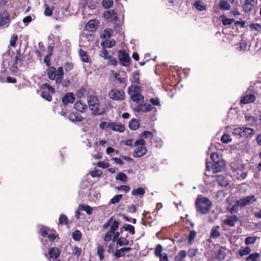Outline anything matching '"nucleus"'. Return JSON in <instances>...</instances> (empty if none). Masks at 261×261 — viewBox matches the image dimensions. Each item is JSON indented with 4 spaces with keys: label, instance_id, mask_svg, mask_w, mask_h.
<instances>
[{
    "label": "nucleus",
    "instance_id": "obj_37",
    "mask_svg": "<svg viewBox=\"0 0 261 261\" xmlns=\"http://www.w3.org/2000/svg\"><path fill=\"white\" fill-rule=\"evenodd\" d=\"M162 246L161 244H158L155 249L154 254L155 256L160 257V261H163V256L162 255Z\"/></svg>",
    "mask_w": 261,
    "mask_h": 261
},
{
    "label": "nucleus",
    "instance_id": "obj_59",
    "mask_svg": "<svg viewBox=\"0 0 261 261\" xmlns=\"http://www.w3.org/2000/svg\"><path fill=\"white\" fill-rule=\"evenodd\" d=\"M17 40L18 35L16 34H13L11 37L10 41V45L13 47H15Z\"/></svg>",
    "mask_w": 261,
    "mask_h": 261
},
{
    "label": "nucleus",
    "instance_id": "obj_30",
    "mask_svg": "<svg viewBox=\"0 0 261 261\" xmlns=\"http://www.w3.org/2000/svg\"><path fill=\"white\" fill-rule=\"evenodd\" d=\"M219 18L225 26L229 25L235 21L233 18H227L224 15H220Z\"/></svg>",
    "mask_w": 261,
    "mask_h": 261
},
{
    "label": "nucleus",
    "instance_id": "obj_12",
    "mask_svg": "<svg viewBox=\"0 0 261 261\" xmlns=\"http://www.w3.org/2000/svg\"><path fill=\"white\" fill-rule=\"evenodd\" d=\"M256 200L254 195L246 196L237 200L240 207L245 206L249 204L255 202Z\"/></svg>",
    "mask_w": 261,
    "mask_h": 261
},
{
    "label": "nucleus",
    "instance_id": "obj_43",
    "mask_svg": "<svg viewBox=\"0 0 261 261\" xmlns=\"http://www.w3.org/2000/svg\"><path fill=\"white\" fill-rule=\"evenodd\" d=\"M196 232L195 230L190 231L188 237V244L189 245L192 244L196 236Z\"/></svg>",
    "mask_w": 261,
    "mask_h": 261
},
{
    "label": "nucleus",
    "instance_id": "obj_58",
    "mask_svg": "<svg viewBox=\"0 0 261 261\" xmlns=\"http://www.w3.org/2000/svg\"><path fill=\"white\" fill-rule=\"evenodd\" d=\"M82 253V249L77 247V246H74L72 248V254L76 256L77 257H79L80 256H81Z\"/></svg>",
    "mask_w": 261,
    "mask_h": 261
},
{
    "label": "nucleus",
    "instance_id": "obj_44",
    "mask_svg": "<svg viewBox=\"0 0 261 261\" xmlns=\"http://www.w3.org/2000/svg\"><path fill=\"white\" fill-rule=\"evenodd\" d=\"M69 224L68 218L67 217L64 215L61 214L60 216L59 219V224L61 225H63V224L65 225H68Z\"/></svg>",
    "mask_w": 261,
    "mask_h": 261
},
{
    "label": "nucleus",
    "instance_id": "obj_62",
    "mask_svg": "<svg viewBox=\"0 0 261 261\" xmlns=\"http://www.w3.org/2000/svg\"><path fill=\"white\" fill-rule=\"evenodd\" d=\"M197 249H195V248H190L188 251V252L187 253V254H188V255L192 258L194 256H195L196 254L197 253Z\"/></svg>",
    "mask_w": 261,
    "mask_h": 261
},
{
    "label": "nucleus",
    "instance_id": "obj_21",
    "mask_svg": "<svg viewBox=\"0 0 261 261\" xmlns=\"http://www.w3.org/2000/svg\"><path fill=\"white\" fill-rule=\"evenodd\" d=\"M256 99V97L253 94H247L244 96L240 100L242 104H247L253 102Z\"/></svg>",
    "mask_w": 261,
    "mask_h": 261
},
{
    "label": "nucleus",
    "instance_id": "obj_16",
    "mask_svg": "<svg viewBox=\"0 0 261 261\" xmlns=\"http://www.w3.org/2000/svg\"><path fill=\"white\" fill-rule=\"evenodd\" d=\"M90 110L95 115H102L105 113V109L100 104L99 101L97 102L94 105V107H92Z\"/></svg>",
    "mask_w": 261,
    "mask_h": 261
},
{
    "label": "nucleus",
    "instance_id": "obj_27",
    "mask_svg": "<svg viewBox=\"0 0 261 261\" xmlns=\"http://www.w3.org/2000/svg\"><path fill=\"white\" fill-rule=\"evenodd\" d=\"M224 248L221 246L220 249L215 253V258L218 260H223L225 257Z\"/></svg>",
    "mask_w": 261,
    "mask_h": 261
},
{
    "label": "nucleus",
    "instance_id": "obj_1",
    "mask_svg": "<svg viewBox=\"0 0 261 261\" xmlns=\"http://www.w3.org/2000/svg\"><path fill=\"white\" fill-rule=\"evenodd\" d=\"M195 206L198 213L205 215L210 211L212 202L205 197L198 196L195 201Z\"/></svg>",
    "mask_w": 261,
    "mask_h": 261
},
{
    "label": "nucleus",
    "instance_id": "obj_8",
    "mask_svg": "<svg viewBox=\"0 0 261 261\" xmlns=\"http://www.w3.org/2000/svg\"><path fill=\"white\" fill-rule=\"evenodd\" d=\"M173 69H174V71H172V69L171 68L170 70L172 71V74L170 73V71H169V75L168 77H167V79H164V83L165 84L170 83V91H172V90H175L174 86L177 84L178 83L177 82V78L176 77V75L177 74V72L176 70L175 69V67H173Z\"/></svg>",
    "mask_w": 261,
    "mask_h": 261
},
{
    "label": "nucleus",
    "instance_id": "obj_2",
    "mask_svg": "<svg viewBox=\"0 0 261 261\" xmlns=\"http://www.w3.org/2000/svg\"><path fill=\"white\" fill-rule=\"evenodd\" d=\"M48 78L52 81L56 80V83H61L64 75L63 69L62 67H58V69L53 66L49 67L45 72Z\"/></svg>",
    "mask_w": 261,
    "mask_h": 261
},
{
    "label": "nucleus",
    "instance_id": "obj_18",
    "mask_svg": "<svg viewBox=\"0 0 261 261\" xmlns=\"http://www.w3.org/2000/svg\"><path fill=\"white\" fill-rule=\"evenodd\" d=\"M74 100L75 97L72 93H66L62 98V102L64 105L72 103L74 102Z\"/></svg>",
    "mask_w": 261,
    "mask_h": 261
},
{
    "label": "nucleus",
    "instance_id": "obj_46",
    "mask_svg": "<svg viewBox=\"0 0 261 261\" xmlns=\"http://www.w3.org/2000/svg\"><path fill=\"white\" fill-rule=\"evenodd\" d=\"M86 107V105L83 104L81 101H76L74 105V108L79 112H83Z\"/></svg>",
    "mask_w": 261,
    "mask_h": 261
},
{
    "label": "nucleus",
    "instance_id": "obj_48",
    "mask_svg": "<svg viewBox=\"0 0 261 261\" xmlns=\"http://www.w3.org/2000/svg\"><path fill=\"white\" fill-rule=\"evenodd\" d=\"M72 237L74 241H79L81 239L82 233L79 230H75L72 232Z\"/></svg>",
    "mask_w": 261,
    "mask_h": 261
},
{
    "label": "nucleus",
    "instance_id": "obj_53",
    "mask_svg": "<svg viewBox=\"0 0 261 261\" xmlns=\"http://www.w3.org/2000/svg\"><path fill=\"white\" fill-rule=\"evenodd\" d=\"M123 195L122 194L116 195L114 196L110 201L111 204H115L119 202L122 198Z\"/></svg>",
    "mask_w": 261,
    "mask_h": 261
},
{
    "label": "nucleus",
    "instance_id": "obj_56",
    "mask_svg": "<svg viewBox=\"0 0 261 261\" xmlns=\"http://www.w3.org/2000/svg\"><path fill=\"white\" fill-rule=\"evenodd\" d=\"M230 136L227 134H224L221 137V141L222 143L226 144L231 141Z\"/></svg>",
    "mask_w": 261,
    "mask_h": 261
},
{
    "label": "nucleus",
    "instance_id": "obj_41",
    "mask_svg": "<svg viewBox=\"0 0 261 261\" xmlns=\"http://www.w3.org/2000/svg\"><path fill=\"white\" fill-rule=\"evenodd\" d=\"M79 55L80 56L81 60L85 63H88L89 61L87 53L86 51L81 49L79 51Z\"/></svg>",
    "mask_w": 261,
    "mask_h": 261
},
{
    "label": "nucleus",
    "instance_id": "obj_10",
    "mask_svg": "<svg viewBox=\"0 0 261 261\" xmlns=\"http://www.w3.org/2000/svg\"><path fill=\"white\" fill-rule=\"evenodd\" d=\"M119 225V222L117 221L114 220L110 227V230L107 232L105 236L104 240L105 242H109L112 240L113 234L115 232V231L117 229Z\"/></svg>",
    "mask_w": 261,
    "mask_h": 261
},
{
    "label": "nucleus",
    "instance_id": "obj_50",
    "mask_svg": "<svg viewBox=\"0 0 261 261\" xmlns=\"http://www.w3.org/2000/svg\"><path fill=\"white\" fill-rule=\"evenodd\" d=\"M251 250L250 247L247 246L243 249H240L239 250V254L241 256H243L249 254Z\"/></svg>",
    "mask_w": 261,
    "mask_h": 261
},
{
    "label": "nucleus",
    "instance_id": "obj_32",
    "mask_svg": "<svg viewBox=\"0 0 261 261\" xmlns=\"http://www.w3.org/2000/svg\"><path fill=\"white\" fill-rule=\"evenodd\" d=\"M243 137H248L250 136H252L255 133V130L250 127H243Z\"/></svg>",
    "mask_w": 261,
    "mask_h": 261
},
{
    "label": "nucleus",
    "instance_id": "obj_24",
    "mask_svg": "<svg viewBox=\"0 0 261 261\" xmlns=\"http://www.w3.org/2000/svg\"><path fill=\"white\" fill-rule=\"evenodd\" d=\"M115 44L116 41L114 39L110 40L106 39L105 40L101 41L100 43V45L103 47V48H105L106 47L111 48L114 46Z\"/></svg>",
    "mask_w": 261,
    "mask_h": 261
},
{
    "label": "nucleus",
    "instance_id": "obj_33",
    "mask_svg": "<svg viewBox=\"0 0 261 261\" xmlns=\"http://www.w3.org/2000/svg\"><path fill=\"white\" fill-rule=\"evenodd\" d=\"M187 256V252L184 250H180L174 257V261H183Z\"/></svg>",
    "mask_w": 261,
    "mask_h": 261
},
{
    "label": "nucleus",
    "instance_id": "obj_60",
    "mask_svg": "<svg viewBox=\"0 0 261 261\" xmlns=\"http://www.w3.org/2000/svg\"><path fill=\"white\" fill-rule=\"evenodd\" d=\"M251 30H255L257 32H261V24L258 23H253L249 25Z\"/></svg>",
    "mask_w": 261,
    "mask_h": 261
},
{
    "label": "nucleus",
    "instance_id": "obj_28",
    "mask_svg": "<svg viewBox=\"0 0 261 261\" xmlns=\"http://www.w3.org/2000/svg\"><path fill=\"white\" fill-rule=\"evenodd\" d=\"M194 7L199 11H203L205 10L207 8V6L204 4L202 1L198 0L194 3Z\"/></svg>",
    "mask_w": 261,
    "mask_h": 261
},
{
    "label": "nucleus",
    "instance_id": "obj_45",
    "mask_svg": "<svg viewBox=\"0 0 261 261\" xmlns=\"http://www.w3.org/2000/svg\"><path fill=\"white\" fill-rule=\"evenodd\" d=\"M113 124V122L111 121H102L99 124V127L101 129H108L110 128L111 129V126Z\"/></svg>",
    "mask_w": 261,
    "mask_h": 261
},
{
    "label": "nucleus",
    "instance_id": "obj_22",
    "mask_svg": "<svg viewBox=\"0 0 261 261\" xmlns=\"http://www.w3.org/2000/svg\"><path fill=\"white\" fill-rule=\"evenodd\" d=\"M70 120L72 122H81L84 120V118L79 112L71 113L69 116Z\"/></svg>",
    "mask_w": 261,
    "mask_h": 261
},
{
    "label": "nucleus",
    "instance_id": "obj_54",
    "mask_svg": "<svg viewBox=\"0 0 261 261\" xmlns=\"http://www.w3.org/2000/svg\"><path fill=\"white\" fill-rule=\"evenodd\" d=\"M243 127H236L232 132V134L235 136H238L240 137H243Z\"/></svg>",
    "mask_w": 261,
    "mask_h": 261
},
{
    "label": "nucleus",
    "instance_id": "obj_19",
    "mask_svg": "<svg viewBox=\"0 0 261 261\" xmlns=\"http://www.w3.org/2000/svg\"><path fill=\"white\" fill-rule=\"evenodd\" d=\"M125 129V125L121 123H116L113 122L111 126V130L119 133H123Z\"/></svg>",
    "mask_w": 261,
    "mask_h": 261
},
{
    "label": "nucleus",
    "instance_id": "obj_11",
    "mask_svg": "<svg viewBox=\"0 0 261 261\" xmlns=\"http://www.w3.org/2000/svg\"><path fill=\"white\" fill-rule=\"evenodd\" d=\"M105 18L111 22L117 21L118 19V14L114 10H110L103 13Z\"/></svg>",
    "mask_w": 261,
    "mask_h": 261
},
{
    "label": "nucleus",
    "instance_id": "obj_42",
    "mask_svg": "<svg viewBox=\"0 0 261 261\" xmlns=\"http://www.w3.org/2000/svg\"><path fill=\"white\" fill-rule=\"evenodd\" d=\"M99 56L105 60H108L111 58V55L108 50L106 48H102L99 52Z\"/></svg>",
    "mask_w": 261,
    "mask_h": 261
},
{
    "label": "nucleus",
    "instance_id": "obj_14",
    "mask_svg": "<svg viewBox=\"0 0 261 261\" xmlns=\"http://www.w3.org/2000/svg\"><path fill=\"white\" fill-rule=\"evenodd\" d=\"M61 254V251L60 250L57 248V247H51L48 250V256L49 260L52 259H57L60 255Z\"/></svg>",
    "mask_w": 261,
    "mask_h": 261
},
{
    "label": "nucleus",
    "instance_id": "obj_61",
    "mask_svg": "<svg viewBox=\"0 0 261 261\" xmlns=\"http://www.w3.org/2000/svg\"><path fill=\"white\" fill-rule=\"evenodd\" d=\"M81 210L85 211L88 215L91 214L93 211V208L91 206L84 205L81 206Z\"/></svg>",
    "mask_w": 261,
    "mask_h": 261
},
{
    "label": "nucleus",
    "instance_id": "obj_52",
    "mask_svg": "<svg viewBox=\"0 0 261 261\" xmlns=\"http://www.w3.org/2000/svg\"><path fill=\"white\" fill-rule=\"evenodd\" d=\"M115 79L121 84H125L126 85L127 82V77H121L120 74L118 73H115Z\"/></svg>",
    "mask_w": 261,
    "mask_h": 261
},
{
    "label": "nucleus",
    "instance_id": "obj_31",
    "mask_svg": "<svg viewBox=\"0 0 261 261\" xmlns=\"http://www.w3.org/2000/svg\"><path fill=\"white\" fill-rule=\"evenodd\" d=\"M105 251L103 246L99 245L97 246L96 254L98 256L100 261H102L105 259Z\"/></svg>",
    "mask_w": 261,
    "mask_h": 261
},
{
    "label": "nucleus",
    "instance_id": "obj_4",
    "mask_svg": "<svg viewBox=\"0 0 261 261\" xmlns=\"http://www.w3.org/2000/svg\"><path fill=\"white\" fill-rule=\"evenodd\" d=\"M40 89L41 91L42 97L49 102L51 101L52 97L50 94L55 93V89L50 84L47 83L42 84Z\"/></svg>",
    "mask_w": 261,
    "mask_h": 261
},
{
    "label": "nucleus",
    "instance_id": "obj_38",
    "mask_svg": "<svg viewBox=\"0 0 261 261\" xmlns=\"http://www.w3.org/2000/svg\"><path fill=\"white\" fill-rule=\"evenodd\" d=\"M216 180L218 184L222 187H225L228 185L227 180L222 175H217Z\"/></svg>",
    "mask_w": 261,
    "mask_h": 261
},
{
    "label": "nucleus",
    "instance_id": "obj_25",
    "mask_svg": "<svg viewBox=\"0 0 261 261\" xmlns=\"http://www.w3.org/2000/svg\"><path fill=\"white\" fill-rule=\"evenodd\" d=\"M129 128L130 130H137L140 127V122L139 121L135 118H133L128 124Z\"/></svg>",
    "mask_w": 261,
    "mask_h": 261
},
{
    "label": "nucleus",
    "instance_id": "obj_63",
    "mask_svg": "<svg viewBox=\"0 0 261 261\" xmlns=\"http://www.w3.org/2000/svg\"><path fill=\"white\" fill-rule=\"evenodd\" d=\"M256 240V238L253 237H248L245 239V243L246 245L254 244Z\"/></svg>",
    "mask_w": 261,
    "mask_h": 261
},
{
    "label": "nucleus",
    "instance_id": "obj_55",
    "mask_svg": "<svg viewBox=\"0 0 261 261\" xmlns=\"http://www.w3.org/2000/svg\"><path fill=\"white\" fill-rule=\"evenodd\" d=\"M131 82L136 84L140 83L139 73L138 71H136L133 73V77L131 80Z\"/></svg>",
    "mask_w": 261,
    "mask_h": 261
},
{
    "label": "nucleus",
    "instance_id": "obj_6",
    "mask_svg": "<svg viewBox=\"0 0 261 261\" xmlns=\"http://www.w3.org/2000/svg\"><path fill=\"white\" fill-rule=\"evenodd\" d=\"M39 234L43 237L47 238L51 242H55L58 234L56 232L46 226H42L39 230Z\"/></svg>",
    "mask_w": 261,
    "mask_h": 261
},
{
    "label": "nucleus",
    "instance_id": "obj_5",
    "mask_svg": "<svg viewBox=\"0 0 261 261\" xmlns=\"http://www.w3.org/2000/svg\"><path fill=\"white\" fill-rule=\"evenodd\" d=\"M225 166V164L224 161L220 159L214 163L211 162H206V170L210 171L212 169L214 173H216L221 172L224 168Z\"/></svg>",
    "mask_w": 261,
    "mask_h": 261
},
{
    "label": "nucleus",
    "instance_id": "obj_17",
    "mask_svg": "<svg viewBox=\"0 0 261 261\" xmlns=\"http://www.w3.org/2000/svg\"><path fill=\"white\" fill-rule=\"evenodd\" d=\"M254 6V0H245L242 7L245 12L249 13L252 10Z\"/></svg>",
    "mask_w": 261,
    "mask_h": 261
},
{
    "label": "nucleus",
    "instance_id": "obj_9",
    "mask_svg": "<svg viewBox=\"0 0 261 261\" xmlns=\"http://www.w3.org/2000/svg\"><path fill=\"white\" fill-rule=\"evenodd\" d=\"M117 56L119 63L122 66L127 67L129 65L130 59L129 55L125 50H119Z\"/></svg>",
    "mask_w": 261,
    "mask_h": 261
},
{
    "label": "nucleus",
    "instance_id": "obj_64",
    "mask_svg": "<svg viewBox=\"0 0 261 261\" xmlns=\"http://www.w3.org/2000/svg\"><path fill=\"white\" fill-rule=\"evenodd\" d=\"M240 206V205L238 204V201H237L236 204L233 205L228 211L230 214H234L237 213L239 211L238 207Z\"/></svg>",
    "mask_w": 261,
    "mask_h": 261
},
{
    "label": "nucleus",
    "instance_id": "obj_29",
    "mask_svg": "<svg viewBox=\"0 0 261 261\" xmlns=\"http://www.w3.org/2000/svg\"><path fill=\"white\" fill-rule=\"evenodd\" d=\"M99 24V22L97 20L92 19L88 21L87 26L91 31H95Z\"/></svg>",
    "mask_w": 261,
    "mask_h": 261
},
{
    "label": "nucleus",
    "instance_id": "obj_39",
    "mask_svg": "<svg viewBox=\"0 0 261 261\" xmlns=\"http://www.w3.org/2000/svg\"><path fill=\"white\" fill-rule=\"evenodd\" d=\"M260 255L258 253L255 252L250 254L245 258L246 261H258L259 259Z\"/></svg>",
    "mask_w": 261,
    "mask_h": 261
},
{
    "label": "nucleus",
    "instance_id": "obj_13",
    "mask_svg": "<svg viewBox=\"0 0 261 261\" xmlns=\"http://www.w3.org/2000/svg\"><path fill=\"white\" fill-rule=\"evenodd\" d=\"M238 220L239 218L237 216L235 215H229L226 217V219L223 221V223L229 226L234 227Z\"/></svg>",
    "mask_w": 261,
    "mask_h": 261
},
{
    "label": "nucleus",
    "instance_id": "obj_26",
    "mask_svg": "<svg viewBox=\"0 0 261 261\" xmlns=\"http://www.w3.org/2000/svg\"><path fill=\"white\" fill-rule=\"evenodd\" d=\"M113 33L112 29H106L100 34V38L102 39L109 38L113 36Z\"/></svg>",
    "mask_w": 261,
    "mask_h": 261
},
{
    "label": "nucleus",
    "instance_id": "obj_40",
    "mask_svg": "<svg viewBox=\"0 0 261 261\" xmlns=\"http://www.w3.org/2000/svg\"><path fill=\"white\" fill-rule=\"evenodd\" d=\"M153 108L151 104H144L139 106L137 108L138 111L147 112L151 111Z\"/></svg>",
    "mask_w": 261,
    "mask_h": 261
},
{
    "label": "nucleus",
    "instance_id": "obj_47",
    "mask_svg": "<svg viewBox=\"0 0 261 261\" xmlns=\"http://www.w3.org/2000/svg\"><path fill=\"white\" fill-rule=\"evenodd\" d=\"M128 244L129 241L126 238L120 237L117 241V245L120 246L128 245Z\"/></svg>",
    "mask_w": 261,
    "mask_h": 261
},
{
    "label": "nucleus",
    "instance_id": "obj_36",
    "mask_svg": "<svg viewBox=\"0 0 261 261\" xmlns=\"http://www.w3.org/2000/svg\"><path fill=\"white\" fill-rule=\"evenodd\" d=\"M145 193V189L142 187H139L134 189L132 191V195L133 196H143Z\"/></svg>",
    "mask_w": 261,
    "mask_h": 261
},
{
    "label": "nucleus",
    "instance_id": "obj_20",
    "mask_svg": "<svg viewBox=\"0 0 261 261\" xmlns=\"http://www.w3.org/2000/svg\"><path fill=\"white\" fill-rule=\"evenodd\" d=\"M146 148L144 146L138 147L133 152V156L135 158H140L146 154Z\"/></svg>",
    "mask_w": 261,
    "mask_h": 261
},
{
    "label": "nucleus",
    "instance_id": "obj_15",
    "mask_svg": "<svg viewBox=\"0 0 261 261\" xmlns=\"http://www.w3.org/2000/svg\"><path fill=\"white\" fill-rule=\"evenodd\" d=\"M10 23V15L7 10H4L0 14V26H5Z\"/></svg>",
    "mask_w": 261,
    "mask_h": 261
},
{
    "label": "nucleus",
    "instance_id": "obj_49",
    "mask_svg": "<svg viewBox=\"0 0 261 261\" xmlns=\"http://www.w3.org/2000/svg\"><path fill=\"white\" fill-rule=\"evenodd\" d=\"M116 179L117 180H121L123 182H126L127 181L128 177L125 174L122 172H119L116 177Z\"/></svg>",
    "mask_w": 261,
    "mask_h": 261
},
{
    "label": "nucleus",
    "instance_id": "obj_7",
    "mask_svg": "<svg viewBox=\"0 0 261 261\" xmlns=\"http://www.w3.org/2000/svg\"><path fill=\"white\" fill-rule=\"evenodd\" d=\"M108 96L112 100L122 101L125 98V93L123 90L114 88L109 91Z\"/></svg>",
    "mask_w": 261,
    "mask_h": 261
},
{
    "label": "nucleus",
    "instance_id": "obj_51",
    "mask_svg": "<svg viewBox=\"0 0 261 261\" xmlns=\"http://www.w3.org/2000/svg\"><path fill=\"white\" fill-rule=\"evenodd\" d=\"M123 228L125 231H128L130 234H134L135 233V229L134 226L126 224L123 226Z\"/></svg>",
    "mask_w": 261,
    "mask_h": 261
},
{
    "label": "nucleus",
    "instance_id": "obj_35",
    "mask_svg": "<svg viewBox=\"0 0 261 261\" xmlns=\"http://www.w3.org/2000/svg\"><path fill=\"white\" fill-rule=\"evenodd\" d=\"M97 102H99V99L95 96L91 95L88 97V102L89 108L91 109L92 107H94V105Z\"/></svg>",
    "mask_w": 261,
    "mask_h": 261
},
{
    "label": "nucleus",
    "instance_id": "obj_34",
    "mask_svg": "<svg viewBox=\"0 0 261 261\" xmlns=\"http://www.w3.org/2000/svg\"><path fill=\"white\" fill-rule=\"evenodd\" d=\"M219 7L222 10H229L231 8L230 5L225 1L221 0L219 2Z\"/></svg>",
    "mask_w": 261,
    "mask_h": 261
},
{
    "label": "nucleus",
    "instance_id": "obj_23",
    "mask_svg": "<svg viewBox=\"0 0 261 261\" xmlns=\"http://www.w3.org/2000/svg\"><path fill=\"white\" fill-rule=\"evenodd\" d=\"M220 228V227L219 225L213 227L210 233L211 238L213 239H217L220 237L221 233L219 231Z\"/></svg>",
    "mask_w": 261,
    "mask_h": 261
},
{
    "label": "nucleus",
    "instance_id": "obj_57",
    "mask_svg": "<svg viewBox=\"0 0 261 261\" xmlns=\"http://www.w3.org/2000/svg\"><path fill=\"white\" fill-rule=\"evenodd\" d=\"M113 5V0H103L102 2V5L106 9L111 8Z\"/></svg>",
    "mask_w": 261,
    "mask_h": 261
},
{
    "label": "nucleus",
    "instance_id": "obj_3",
    "mask_svg": "<svg viewBox=\"0 0 261 261\" xmlns=\"http://www.w3.org/2000/svg\"><path fill=\"white\" fill-rule=\"evenodd\" d=\"M141 92V87L140 86L131 85L127 89V93L130 96V99L137 103H139L144 99Z\"/></svg>",
    "mask_w": 261,
    "mask_h": 261
}]
</instances>
